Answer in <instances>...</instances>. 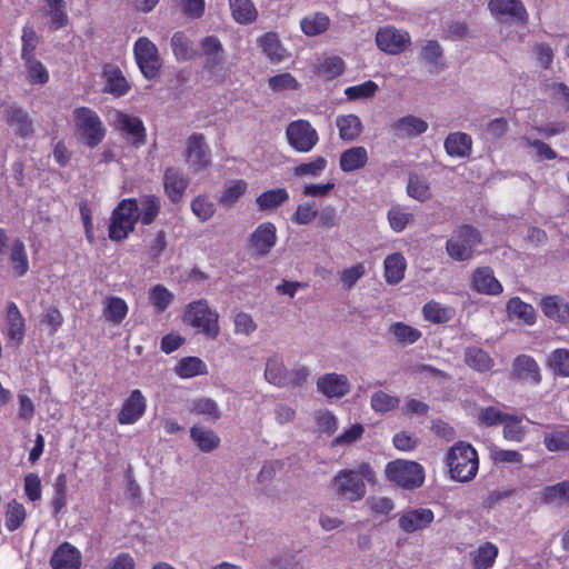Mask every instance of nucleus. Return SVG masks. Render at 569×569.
Masks as SVG:
<instances>
[{"instance_id":"f257e3e1","label":"nucleus","mask_w":569,"mask_h":569,"mask_svg":"<svg viewBox=\"0 0 569 569\" xmlns=\"http://www.w3.org/2000/svg\"><path fill=\"white\" fill-rule=\"evenodd\" d=\"M376 485L375 470L367 462H362L356 470H340L332 479V486L338 495L362 498L366 495V483Z\"/></svg>"},{"instance_id":"f03ea898","label":"nucleus","mask_w":569,"mask_h":569,"mask_svg":"<svg viewBox=\"0 0 569 569\" xmlns=\"http://www.w3.org/2000/svg\"><path fill=\"white\" fill-rule=\"evenodd\" d=\"M450 477L460 482L472 480L478 471L477 451L466 442L456 443L447 455Z\"/></svg>"},{"instance_id":"7ed1b4c3","label":"nucleus","mask_w":569,"mask_h":569,"mask_svg":"<svg viewBox=\"0 0 569 569\" xmlns=\"http://www.w3.org/2000/svg\"><path fill=\"white\" fill-rule=\"evenodd\" d=\"M385 476L388 481L403 489L413 490L425 482V469L417 461L396 459L386 465Z\"/></svg>"},{"instance_id":"20e7f679","label":"nucleus","mask_w":569,"mask_h":569,"mask_svg":"<svg viewBox=\"0 0 569 569\" xmlns=\"http://www.w3.org/2000/svg\"><path fill=\"white\" fill-rule=\"evenodd\" d=\"M183 320L212 340L217 339L220 333L219 313L212 310L204 299L190 302L187 306Z\"/></svg>"},{"instance_id":"39448f33","label":"nucleus","mask_w":569,"mask_h":569,"mask_svg":"<svg viewBox=\"0 0 569 569\" xmlns=\"http://www.w3.org/2000/svg\"><path fill=\"white\" fill-rule=\"evenodd\" d=\"M72 118L77 131L89 148L97 147L103 140L106 128L96 111L79 107L73 110Z\"/></svg>"},{"instance_id":"423d86ee","label":"nucleus","mask_w":569,"mask_h":569,"mask_svg":"<svg viewBox=\"0 0 569 569\" xmlns=\"http://www.w3.org/2000/svg\"><path fill=\"white\" fill-rule=\"evenodd\" d=\"M139 208L136 199L122 200L113 210L111 223L109 226V237L112 240L120 241L133 231L139 220Z\"/></svg>"},{"instance_id":"0eeeda50","label":"nucleus","mask_w":569,"mask_h":569,"mask_svg":"<svg viewBox=\"0 0 569 569\" xmlns=\"http://www.w3.org/2000/svg\"><path fill=\"white\" fill-rule=\"evenodd\" d=\"M479 242L480 237L476 229L461 226L447 240L446 250L453 260L465 261L472 257Z\"/></svg>"},{"instance_id":"6e6552de","label":"nucleus","mask_w":569,"mask_h":569,"mask_svg":"<svg viewBox=\"0 0 569 569\" xmlns=\"http://www.w3.org/2000/svg\"><path fill=\"white\" fill-rule=\"evenodd\" d=\"M133 53L142 74L149 80L156 78L162 64L156 44L141 37L134 43Z\"/></svg>"},{"instance_id":"1a4fd4ad","label":"nucleus","mask_w":569,"mask_h":569,"mask_svg":"<svg viewBox=\"0 0 569 569\" xmlns=\"http://www.w3.org/2000/svg\"><path fill=\"white\" fill-rule=\"evenodd\" d=\"M286 136L289 144L299 152H309L318 142V133L306 120H296L288 124Z\"/></svg>"},{"instance_id":"9d476101","label":"nucleus","mask_w":569,"mask_h":569,"mask_svg":"<svg viewBox=\"0 0 569 569\" xmlns=\"http://www.w3.org/2000/svg\"><path fill=\"white\" fill-rule=\"evenodd\" d=\"M376 43L381 51L397 56L408 49L411 38L407 31L387 26L378 29Z\"/></svg>"},{"instance_id":"9b49d317","label":"nucleus","mask_w":569,"mask_h":569,"mask_svg":"<svg viewBox=\"0 0 569 569\" xmlns=\"http://www.w3.org/2000/svg\"><path fill=\"white\" fill-rule=\"evenodd\" d=\"M184 157L187 163L194 171H200L210 164L211 154L203 134L192 133L188 137L186 140Z\"/></svg>"},{"instance_id":"f8f14e48","label":"nucleus","mask_w":569,"mask_h":569,"mask_svg":"<svg viewBox=\"0 0 569 569\" xmlns=\"http://www.w3.org/2000/svg\"><path fill=\"white\" fill-rule=\"evenodd\" d=\"M201 53L204 57V69L212 76H222L224 51L220 40L214 36L204 37L200 42Z\"/></svg>"},{"instance_id":"ddd939ff","label":"nucleus","mask_w":569,"mask_h":569,"mask_svg":"<svg viewBox=\"0 0 569 569\" xmlns=\"http://www.w3.org/2000/svg\"><path fill=\"white\" fill-rule=\"evenodd\" d=\"M277 241V230L273 223L263 222L250 234L249 248L258 257L267 256Z\"/></svg>"},{"instance_id":"4468645a","label":"nucleus","mask_w":569,"mask_h":569,"mask_svg":"<svg viewBox=\"0 0 569 569\" xmlns=\"http://www.w3.org/2000/svg\"><path fill=\"white\" fill-rule=\"evenodd\" d=\"M488 8L497 18H507L521 24L528 21L527 10L520 0H489Z\"/></svg>"},{"instance_id":"2eb2a0df","label":"nucleus","mask_w":569,"mask_h":569,"mask_svg":"<svg viewBox=\"0 0 569 569\" xmlns=\"http://www.w3.org/2000/svg\"><path fill=\"white\" fill-rule=\"evenodd\" d=\"M317 389L328 398H342L351 390V385L346 375L325 373L317 380Z\"/></svg>"},{"instance_id":"dca6fc26","label":"nucleus","mask_w":569,"mask_h":569,"mask_svg":"<svg viewBox=\"0 0 569 569\" xmlns=\"http://www.w3.org/2000/svg\"><path fill=\"white\" fill-rule=\"evenodd\" d=\"M3 117L7 124L14 129L17 136L28 138L33 134V119L23 108L17 104L9 106L4 110Z\"/></svg>"},{"instance_id":"f3484780","label":"nucleus","mask_w":569,"mask_h":569,"mask_svg":"<svg viewBox=\"0 0 569 569\" xmlns=\"http://www.w3.org/2000/svg\"><path fill=\"white\" fill-rule=\"evenodd\" d=\"M81 552L70 542L60 543L50 558L52 569H80Z\"/></svg>"},{"instance_id":"a211bd4d","label":"nucleus","mask_w":569,"mask_h":569,"mask_svg":"<svg viewBox=\"0 0 569 569\" xmlns=\"http://www.w3.org/2000/svg\"><path fill=\"white\" fill-rule=\"evenodd\" d=\"M113 124L117 130L124 132L133 143H143L146 130L142 121L138 117L116 111L113 114Z\"/></svg>"},{"instance_id":"6ab92c4d","label":"nucleus","mask_w":569,"mask_h":569,"mask_svg":"<svg viewBox=\"0 0 569 569\" xmlns=\"http://www.w3.org/2000/svg\"><path fill=\"white\" fill-rule=\"evenodd\" d=\"M146 410V400L140 390H132L130 396L123 402L118 421L121 425H130L142 417Z\"/></svg>"},{"instance_id":"aec40b11","label":"nucleus","mask_w":569,"mask_h":569,"mask_svg":"<svg viewBox=\"0 0 569 569\" xmlns=\"http://www.w3.org/2000/svg\"><path fill=\"white\" fill-rule=\"evenodd\" d=\"M6 320L8 325L6 335L9 343L17 347L24 338L26 325L24 319L14 302H10L8 305Z\"/></svg>"},{"instance_id":"412c9836","label":"nucleus","mask_w":569,"mask_h":569,"mask_svg":"<svg viewBox=\"0 0 569 569\" xmlns=\"http://www.w3.org/2000/svg\"><path fill=\"white\" fill-rule=\"evenodd\" d=\"M188 184L189 180L178 169L171 167L164 171V192L173 203L181 200Z\"/></svg>"},{"instance_id":"4be33fe9","label":"nucleus","mask_w":569,"mask_h":569,"mask_svg":"<svg viewBox=\"0 0 569 569\" xmlns=\"http://www.w3.org/2000/svg\"><path fill=\"white\" fill-rule=\"evenodd\" d=\"M433 520L430 509H415L405 512L399 518V527L406 532H415L427 528Z\"/></svg>"},{"instance_id":"5701e85b","label":"nucleus","mask_w":569,"mask_h":569,"mask_svg":"<svg viewBox=\"0 0 569 569\" xmlns=\"http://www.w3.org/2000/svg\"><path fill=\"white\" fill-rule=\"evenodd\" d=\"M190 438L202 452H212L220 446V437L203 426L194 425L190 428Z\"/></svg>"},{"instance_id":"b1692460","label":"nucleus","mask_w":569,"mask_h":569,"mask_svg":"<svg viewBox=\"0 0 569 569\" xmlns=\"http://www.w3.org/2000/svg\"><path fill=\"white\" fill-rule=\"evenodd\" d=\"M473 288L485 295H499L502 291L501 283L496 279L490 268H478L472 277Z\"/></svg>"},{"instance_id":"393cba45","label":"nucleus","mask_w":569,"mask_h":569,"mask_svg":"<svg viewBox=\"0 0 569 569\" xmlns=\"http://www.w3.org/2000/svg\"><path fill=\"white\" fill-rule=\"evenodd\" d=\"M264 379L269 383L278 387L288 385V371L281 356L272 355L267 359Z\"/></svg>"},{"instance_id":"a878e982","label":"nucleus","mask_w":569,"mask_h":569,"mask_svg":"<svg viewBox=\"0 0 569 569\" xmlns=\"http://www.w3.org/2000/svg\"><path fill=\"white\" fill-rule=\"evenodd\" d=\"M392 129L400 138H410L422 134L428 130V123L418 117L407 116L397 120Z\"/></svg>"},{"instance_id":"bb28decb","label":"nucleus","mask_w":569,"mask_h":569,"mask_svg":"<svg viewBox=\"0 0 569 569\" xmlns=\"http://www.w3.org/2000/svg\"><path fill=\"white\" fill-rule=\"evenodd\" d=\"M7 254L12 266L13 274L16 277L24 276L29 270V261L23 241L19 238L14 239Z\"/></svg>"},{"instance_id":"cd10ccee","label":"nucleus","mask_w":569,"mask_h":569,"mask_svg":"<svg viewBox=\"0 0 569 569\" xmlns=\"http://www.w3.org/2000/svg\"><path fill=\"white\" fill-rule=\"evenodd\" d=\"M368 162V152L363 147H352L340 154L339 167L343 172L363 168Z\"/></svg>"},{"instance_id":"c85d7f7f","label":"nucleus","mask_w":569,"mask_h":569,"mask_svg":"<svg viewBox=\"0 0 569 569\" xmlns=\"http://www.w3.org/2000/svg\"><path fill=\"white\" fill-rule=\"evenodd\" d=\"M541 309L550 319L563 323L569 321V303L562 298L550 296L542 299Z\"/></svg>"},{"instance_id":"c756f323","label":"nucleus","mask_w":569,"mask_h":569,"mask_svg":"<svg viewBox=\"0 0 569 569\" xmlns=\"http://www.w3.org/2000/svg\"><path fill=\"white\" fill-rule=\"evenodd\" d=\"M472 140L462 132L450 133L445 140V149L451 157H468L471 152Z\"/></svg>"},{"instance_id":"7c9ffc66","label":"nucleus","mask_w":569,"mask_h":569,"mask_svg":"<svg viewBox=\"0 0 569 569\" xmlns=\"http://www.w3.org/2000/svg\"><path fill=\"white\" fill-rule=\"evenodd\" d=\"M258 44L262 52L271 62H280L286 56V49L282 47L276 32H267L258 39Z\"/></svg>"},{"instance_id":"2f4dec72","label":"nucleus","mask_w":569,"mask_h":569,"mask_svg":"<svg viewBox=\"0 0 569 569\" xmlns=\"http://www.w3.org/2000/svg\"><path fill=\"white\" fill-rule=\"evenodd\" d=\"M336 126L339 129V137L346 141L356 140L362 131V122L356 114L338 116Z\"/></svg>"},{"instance_id":"473e14b6","label":"nucleus","mask_w":569,"mask_h":569,"mask_svg":"<svg viewBox=\"0 0 569 569\" xmlns=\"http://www.w3.org/2000/svg\"><path fill=\"white\" fill-rule=\"evenodd\" d=\"M513 370L519 379L537 383L540 381V372L537 362L529 356L522 355L515 359Z\"/></svg>"},{"instance_id":"72a5a7b5","label":"nucleus","mask_w":569,"mask_h":569,"mask_svg":"<svg viewBox=\"0 0 569 569\" xmlns=\"http://www.w3.org/2000/svg\"><path fill=\"white\" fill-rule=\"evenodd\" d=\"M407 268L406 259L401 253H392L385 259V277L389 284L399 283Z\"/></svg>"},{"instance_id":"f704fd0d","label":"nucleus","mask_w":569,"mask_h":569,"mask_svg":"<svg viewBox=\"0 0 569 569\" xmlns=\"http://www.w3.org/2000/svg\"><path fill=\"white\" fill-rule=\"evenodd\" d=\"M289 200V193L284 188L270 189L256 199V203L260 210H272L281 207Z\"/></svg>"},{"instance_id":"c9c22d12","label":"nucleus","mask_w":569,"mask_h":569,"mask_svg":"<svg viewBox=\"0 0 569 569\" xmlns=\"http://www.w3.org/2000/svg\"><path fill=\"white\" fill-rule=\"evenodd\" d=\"M44 14L50 19L54 29L63 28L68 24L67 3L64 0H44Z\"/></svg>"},{"instance_id":"e433bc0d","label":"nucleus","mask_w":569,"mask_h":569,"mask_svg":"<svg viewBox=\"0 0 569 569\" xmlns=\"http://www.w3.org/2000/svg\"><path fill=\"white\" fill-rule=\"evenodd\" d=\"M465 362L478 372H487L493 367V360L482 349L470 347L465 352Z\"/></svg>"},{"instance_id":"4c0bfd02","label":"nucleus","mask_w":569,"mask_h":569,"mask_svg":"<svg viewBox=\"0 0 569 569\" xmlns=\"http://www.w3.org/2000/svg\"><path fill=\"white\" fill-rule=\"evenodd\" d=\"M498 547L492 542H485L479 546L472 556L475 569H490L498 557Z\"/></svg>"},{"instance_id":"58836bf2","label":"nucleus","mask_w":569,"mask_h":569,"mask_svg":"<svg viewBox=\"0 0 569 569\" xmlns=\"http://www.w3.org/2000/svg\"><path fill=\"white\" fill-rule=\"evenodd\" d=\"M27 518V511L22 503H19L17 500H11L7 507L4 512V526L9 532H13L18 530Z\"/></svg>"},{"instance_id":"ea45409f","label":"nucleus","mask_w":569,"mask_h":569,"mask_svg":"<svg viewBox=\"0 0 569 569\" xmlns=\"http://www.w3.org/2000/svg\"><path fill=\"white\" fill-rule=\"evenodd\" d=\"M507 311L510 318L522 320L526 325H532L536 319V311L529 303L520 298H511L507 303Z\"/></svg>"},{"instance_id":"a19ab883","label":"nucleus","mask_w":569,"mask_h":569,"mask_svg":"<svg viewBox=\"0 0 569 569\" xmlns=\"http://www.w3.org/2000/svg\"><path fill=\"white\" fill-rule=\"evenodd\" d=\"M233 19L241 24H248L257 19L258 12L250 0H229Z\"/></svg>"},{"instance_id":"79ce46f5","label":"nucleus","mask_w":569,"mask_h":569,"mask_svg":"<svg viewBox=\"0 0 569 569\" xmlns=\"http://www.w3.org/2000/svg\"><path fill=\"white\" fill-rule=\"evenodd\" d=\"M301 30L309 37L323 33L330 26V19L327 14L317 12L303 18L300 22Z\"/></svg>"},{"instance_id":"37998d69","label":"nucleus","mask_w":569,"mask_h":569,"mask_svg":"<svg viewBox=\"0 0 569 569\" xmlns=\"http://www.w3.org/2000/svg\"><path fill=\"white\" fill-rule=\"evenodd\" d=\"M128 313L126 301L119 297H110L104 301L103 316L114 325H119Z\"/></svg>"},{"instance_id":"c03bdc74","label":"nucleus","mask_w":569,"mask_h":569,"mask_svg":"<svg viewBox=\"0 0 569 569\" xmlns=\"http://www.w3.org/2000/svg\"><path fill=\"white\" fill-rule=\"evenodd\" d=\"M150 303L157 313L163 312L174 300V295L163 284H156L148 292Z\"/></svg>"},{"instance_id":"a18cd8bd","label":"nucleus","mask_w":569,"mask_h":569,"mask_svg":"<svg viewBox=\"0 0 569 569\" xmlns=\"http://www.w3.org/2000/svg\"><path fill=\"white\" fill-rule=\"evenodd\" d=\"M190 412L198 416H203L210 421H217L221 417L218 403L214 400L206 397L193 400L190 407Z\"/></svg>"},{"instance_id":"49530a36","label":"nucleus","mask_w":569,"mask_h":569,"mask_svg":"<svg viewBox=\"0 0 569 569\" xmlns=\"http://www.w3.org/2000/svg\"><path fill=\"white\" fill-rule=\"evenodd\" d=\"M171 48L174 57L180 61L190 60L196 54L190 39L183 32H176L172 36Z\"/></svg>"},{"instance_id":"de8ad7c7","label":"nucleus","mask_w":569,"mask_h":569,"mask_svg":"<svg viewBox=\"0 0 569 569\" xmlns=\"http://www.w3.org/2000/svg\"><path fill=\"white\" fill-rule=\"evenodd\" d=\"M176 372L182 378H192L207 373V366L197 357H187L180 360Z\"/></svg>"},{"instance_id":"09e8293b","label":"nucleus","mask_w":569,"mask_h":569,"mask_svg":"<svg viewBox=\"0 0 569 569\" xmlns=\"http://www.w3.org/2000/svg\"><path fill=\"white\" fill-rule=\"evenodd\" d=\"M400 403V399L385 391H376L370 399L371 408L375 412L386 413L396 409Z\"/></svg>"},{"instance_id":"8fccbe9b","label":"nucleus","mask_w":569,"mask_h":569,"mask_svg":"<svg viewBox=\"0 0 569 569\" xmlns=\"http://www.w3.org/2000/svg\"><path fill=\"white\" fill-rule=\"evenodd\" d=\"M26 77L29 83L43 86L49 81L47 68L37 59L24 61Z\"/></svg>"},{"instance_id":"3c124183","label":"nucleus","mask_w":569,"mask_h":569,"mask_svg":"<svg viewBox=\"0 0 569 569\" xmlns=\"http://www.w3.org/2000/svg\"><path fill=\"white\" fill-rule=\"evenodd\" d=\"M407 192L411 198L420 202H425L431 198L429 183L419 176H410Z\"/></svg>"},{"instance_id":"603ef678","label":"nucleus","mask_w":569,"mask_h":569,"mask_svg":"<svg viewBox=\"0 0 569 569\" xmlns=\"http://www.w3.org/2000/svg\"><path fill=\"white\" fill-rule=\"evenodd\" d=\"M160 199L153 194H147L141 198V221L143 224H150L154 221L160 211Z\"/></svg>"},{"instance_id":"864d4df0","label":"nucleus","mask_w":569,"mask_h":569,"mask_svg":"<svg viewBox=\"0 0 569 569\" xmlns=\"http://www.w3.org/2000/svg\"><path fill=\"white\" fill-rule=\"evenodd\" d=\"M248 183L244 180H234L222 192L219 203L223 207L233 206L246 192Z\"/></svg>"},{"instance_id":"5fc2aeb1","label":"nucleus","mask_w":569,"mask_h":569,"mask_svg":"<svg viewBox=\"0 0 569 569\" xmlns=\"http://www.w3.org/2000/svg\"><path fill=\"white\" fill-rule=\"evenodd\" d=\"M390 332L395 336L397 341L402 345L415 343L421 337V332L418 329L402 322L391 325Z\"/></svg>"},{"instance_id":"6e6d98bb","label":"nucleus","mask_w":569,"mask_h":569,"mask_svg":"<svg viewBox=\"0 0 569 569\" xmlns=\"http://www.w3.org/2000/svg\"><path fill=\"white\" fill-rule=\"evenodd\" d=\"M257 327L252 316L244 311H239L233 316V331L236 335L249 337L257 330Z\"/></svg>"},{"instance_id":"4d7b16f0","label":"nucleus","mask_w":569,"mask_h":569,"mask_svg":"<svg viewBox=\"0 0 569 569\" xmlns=\"http://www.w3.org/2000/svg\"><path fill=\"white\" fill-rule=\"evenodd\" d=\"M548 363L555 373L562 377H569V349L555 350L551 353Z\"/></svg>"},{"instance_id":"13d9d810","label":"nucleus","mask_w":569,"mask_h":569,"mask_svg":"<svg viewBox=\"0 0 569 569\" xmlns=\"http://www.w3.org/2000/svg\"><path fill=\"white\" fill-rule=\"evenodd\" d=\"M443 56V50L437 40H428L421 48L419 58L423 62L438 66Z\"/></svg>"},{"instance_id":"bf43d9fd","label":"nucleus","mask_w":569,"mask_h":569,"mask_svg":"<svg viewBox=\"0 0 569 569\" xmlns=\"http://www.w3.org/2000/svg\"><path fill=\"white\" fill-rule=\"evenodd\" d=\"M191 210L201 221H207L214 214L216 207L208 197L198 196L191 202Z\"/></svg>"},{"instance_id":"052dcab7","label":"nucleus","mask_w":569,"mask_h":569,"mask_svg":"<svg viewBox=\"0 0 569 569\" xmlns=\"http://www.w3.org/2000/svg\"><path fill=\"white\" fill-rule=\"evenodd\" d=\"M423 316L431 322L441 323L451 318V309L441 307L438 302L430 301L423 307Z\"/></svg>"},{"instance_id":"680f3d73","label":"nucleus","mask_w":569,"mask_h":569,"mask_svg":"<svg viewBox=\"0 0 569 569\" xmlns=\"http://www.w3.org/2000/svg\"><path fill=\"white\" fill-rule=\"evenodd\" d=\"M318 213L319 211L316 203L313 201H307L297 207L291 219L297 224H309L316 219Z\"/></svg>"},{"instance_id":"e2e57ef3","label":"nucleus","mask_w":569,"mask_h":569,"mask_svg":"<svg viewBox=\"0 0 569 569\" xmlns=\"http://www.w3.org/2000/svg\"><path fill=\"white\" fill-rule=\"evenodd\" d=\"M345 63L339 57L327 58L318 67V73L328 80L335 79L343 72Z\"/></svg>"},{"instance_id":"0e129e2a","label":"nucleus","mask_w":569,"mask_h":569,"mask_svg":"<svg viewBox=\"0 0 569 569\" xmlns=\"http://www.w3.org/2000/svg\"><path fill=\"white\" fill-rule=\"evenodd\" d=\"M413 214L402 211L399 208H392L388 211V221L391 229L401 232L408 224L413 222Z\"/></svg>"},{"instance_id":"69168bd1","label":"nucleus","mask_w":569,"mask_h":569,"mask_svg":"<svg viewBox=\"0 0 569 569\" xmlns=\"http://www.w3.org/2000/svg\"><path fill=\"white\" fill-rule=\"evenodd\" d=\"M378 90L376 82L368 80L361 84L348 87L345 94L349 100L367 99L372 97Z\"/></svg>"},{"instance_id":"338daca9","label":"nucleus","mask_w":569,"mask_h":569,"mask_svg":"<svg viewBox=\"0 0 569 569\" xmlns=\"http://www.w3.org/2000/svg\"><path fill=\"white\" fill-rule=\"evenodd\" d=\"M38 44V36L32 28H23L21 58L28 61L34 58V50Z\"/></svg>"},{"instance_id":"774afa93","label":"nucleus","mask_w":569,"mask_h":569,"mask_svg":"<svg viewBox=\"0 0 569 569\" xmlns=\"http://www.w3.org/2000/svg\"><path fill=\"white\" fill-rule=\"evenodd\" d=\"M327 167V160L323 157H317L313 161L301 163L293 169L295 176L317 177Z\"/></svg>"}]
</instances>
